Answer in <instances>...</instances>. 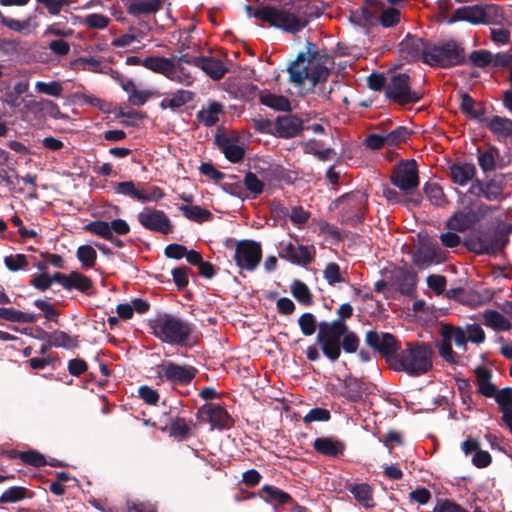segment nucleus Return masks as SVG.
Listing matches in <instances>:
<instances>
[{
	"instance_id": "473e14b6",
	"label": "nucleus",
	"mask_w": 512,
	"mask_h": 512,
	"mask_svg": "<svg viewBox=\"0 0 512 512\" xmlns=\"http://www.w3.org/2000/svg\"><path fill=\"white\" fill-rule=\"evenodd\" d=\"M218 143L220 150L230 162L238 163L243 159L245 150L236 139L224 137L219 139Z\"/></svg>"
},
{
	"instance_id": "3c124183",
	"label": "nucleus",
	"mask_w": 512,
	"mask_h": 512,
	"mask_svg": "<svg viewBox=\"0 0 512 512\" xmlns=\"http://www.w3.org/2000/svg\"><path fill=\"white\" fill-rule=\"evenodd\" d=\"M3 25L15 32L22 34H30L36 27L35 22L31 17L23 21L13 18L3 19Z\"/></svg>"
},
{
	"instance_id": "7ed1b4c3",
	"label": "nucleus",
	"mask_w": 512,
	"mask_h": 512,
	"mask_svg": "<svg viewBox=\"0 0 512 512\" xmlns=\"http://www.w3.org/2000/svg\"><path fill=\"white\" fill-rule=\"evenodd\" d=\"M151 334L161 342L179 347H192L196 340L193 339V326L169 313H161L148 322Z\"/></svg>"
},
{
	"instance_id": "864d4df0",
	"label": "nucleus",
	"mask_w": 512,
	"mask_h": 512,
	"mask_svg": "<svg viewBox=\"0 0 512 512\" xmlns=\"http://www.w3.org/2000/svg\"><path fill=\"white\" fill-rule=\"evenodd\" d=\"M25 108L32 111H46L53 117H56V113H59L57 104L48 99H42L40 101L30 100L25 103Z\"/></svg>"
},
{
	"instance_id": "cd10ccee",
	"label": "nucleus",
	"mask_w": 512,
	"mask_h": 512,
	"mask_svg": "<svg viewBox=\"0 0 512 512\" xmlns=\"http://www.w3.org/2000/svg\"><path fill=\"white\" fill-rule=\"evenodd\" d=\"M412 261L419 269H425L439 262V251L435 246L422 245L412 256Z\"/></svg>"
},
{
	"instance_id": "13d9d810",
	"label": "nucleus",
	"mask_w": 512,
	"mask_h": 512,
	"mask_svg": "<svg viewBox=\"0 0 512 512\" xmlns=\"http://www.w3.org/2000/svg\"><path fill=\"white\" fill-rule=\"evenodd\" d=\"M4 264L9 271L17 272L25 270L28 265L27 256L24 254L8 255L4 258Z\"/></svg>"
},
{
	"instance_id": "bb28decb",
	"label": "nucleus",
	"mask_w": 512,
	"mask_h": 512,
	"mask_svg": "<svg viewBox=\"0 0 512 512\" xmlns=\"http://www.w3.org/2000/svg\"><path fill=\"white\" fill-rule=\"evenodd\" d=\"M313 448L316 452L329 456L338 457L343 455L345 445L342 441L330 438V437H319L315 439Z\"/></svg>"
},
{
	"instance_id": "72a5a7b5",
	"label": "nucleus",
	"mask_w": 512,
	"mask_h": 512,
	"mask_svg": "<svg viewBox=\"0 0 512 512\" xmlns=\"http://www.w3.org/2000/svg\"><path fill=\"white\" fill-rule=\"evenodd\" d=\"M144 67L154 73L161 74L170 79L171 70L173 68V57L149 56L144 58Z\"/></svg>"
},
{
	"instance_id": "9d476101",
	"label": "nucleus",
	"mask_w": 512,
	"mask_h": 512,
	"mask_svg": "<svg viewBox=\"0 0 512 512\" xmlns=\"http://www.w3.org/2000/svg\"><path fill=\"white\" fill-rule=\"evenodd\" d=\"M367 202L368 195L365 192L353 191L339 197L335 201V205L341 209L342 222L356 225L364 218Z\"/></svg>"
},
{
	"instance_id": "c85d7f7f",
	"label": "nucleus",
	"mask_w": 512,
	"mask_h": 512,
	"mask_svg": "<svg viewBox=\"0 0 512 512\" xmlns=\"http://www.w3.org/2000/svg\"><path fill=\"white\" fill-rule=\"evenodd\" d=\"M195 97V93L190 90L178 89L172 93L169 97H165L159 103V107L162 110L170 109L171 111H177L184 105L191 102Z\"/></svg>"
},
{
	"instance_id": "09e8293b",
	"label": "nucleus",
	"mask_w": 512,
	"mask_h": 512,
	"mask_svg": "<svg viewBox=\"0 0 512 512\" xmlns=\"http://www.w3.org/2000/svg\"><path fill=\"white\" fill-rule=\"evenodd\" d=\"M261 103L278 111H289L291 109L289 100L284 96L271 93L261 94Z\"/></svg>"
},
{
	"instance_id": "a18cd8bd",
	"label": "nucleus",
	"mask_w": 512,
	"mask_h": 512,
	"mask_svg": "<svg viewBox=\"0 0 512 512\" xmlns=\"http://www.w3.org/2000/svg\"><path fill=\"white\" fill-rule=\"evenodd\" d=\"M291 293L293 297L304 306L313 304V295L309 287L300 280H295L291 284Z\"/></svg>"
},
{
	"instance_id": "69168bd1",
	"label": "nucleus",
	"mask_w": 512,
	"mask_h": 512,
	"mask_svg": "<svg viewBox=\"0 0 512 512\" xmlns=\"http://www.w3.org/2000/svg\"><path fill=\"white\" fill-rule=\"evenodd\" d=\"M360 345V339L357 334L349 330L347 326V332L343 335L341 341V347L346 353H355Z\"/></svg>"
},
{
	"instance_id": "6e6552de",
	"label": "nucleus",
	"mask_w": 512,
	"mask_h": 512,
	"mask_svg": "<svg viewBox=\"0 0 512 512\" xmlns=\"http://www.w3.org/2000/svg\"><path fill=\"white\" fill-rule=\"evenodd\" d=\"M502 19V10L495 4L472 5L456 9L448 23L467 21L472 24H498Z\"/></svg>"
},
{
	"instance_id": "49530a36",
	"label": "nucleus",
	"mask_w": 512,
	"mask_h": 512,
	"mask_svg": "<svg viewBox=\"0 0 512 512\" xmlns=\"http://www.w3.org/2000/svg\"><path fill=\"white\" fill-rule=\"evenodd\" d=\"M76 257L83 269H90L96 264L97 252L91 245H81L77 248Z\"/></svg>"
},
{
	"instance_id": "4d7b16f0",
	"label": "nucleus",
	"mask_w": 512,
	"mask_h": 512,
	"mask_svg": "<svg viewBox=\"0 0 512 512\" xmlns=\"http://www.w3.org/2000/svg\"><path fill=\"white\" fill-rule=\"evenodd\" d=\"M35 90L38 93L53 97H60L63 91L62 84L59 81L43 82L38 81L35 84Z\"/></svg>"
},
{
	"instance_id": "774afa93",
	"label": "nucleus",
	"mask_w": 512,
	"mask_h": 512,
	"mask_svg": "<svg viewBox=\"0 0 512 512\" xmlns=\"http://www.w3.org/2000/svg\"><path fill=\"white\" fill-rule=\"evenodd\" d=\"M400 12L395 8H387L383 10L380 16V23L385 28H390L400 22Z\"/></svg>"
},
{
	"instance_id": "8fccbe9b",
	"label": "nucleus",
	"mask_w": 512,
	"mask_h": 512,
	"mask_svg": "<svg viewBox=\"0 0 512 512\" xmlns=\"http://www.w3.org/2000/svg\"><path fill=\"white\" fill-rule=\"evenodd\" d=\"M114 192L118 195L128 196L134 200L141 202L143 199V191L139 190L133 181H123L114 184Z\"/></svg>"
},
{
	"instance_id": "680f3d73",
	"label": "nucleus",
	"mask_w": 512,
	"mask_h": 512,
	"mask_svg": "<svg viewBox=\"0 0 512 512\" xmlns=\"http://www.w3.org/2000/svg\"><path fill=\"white\" fill-rule=\"evenodd\" d=\"M298 324L301 332L305 336H311L315 333L317 328L316 318L312 313H304L298 319Z\"/></svg>"
},
{
	"instance_id": "0eeeda50",
	"label": "nucleus",
	"mask_w": 512,
	"mask_h": 512,
	"mask_svg": "<svg viewBox=\"0 0 512 512\" xmlns=\"http://www.w3.org/2000/svg\"><path fill=\"white\" fill-rule=\"evenodd\" d=\"M440 336L441 339L436 343L440 357L450 364L459 363L460 356L453 351L452 342H454L459 349H462L463 352H466L468 342L466 330L459 326L442 324Z\"/></svg>"
},
{
	"instance_id": "c03bdc74",
	"label": "nucleus",
	"mask_w": 512,
	"mask_h": 512,
	"mask_svg": "<svg viewBox=\"0 0 512 512\" xmlns=\"http://www.w3.org/2000/svg\"><path fill=\"white\" fill-rule=\"evenodd\" d=\"M179 210L187 219L197 223L208 221L212 217V213L209 210L198 205H182L179 207Z\"/></svg>"
},
{
	"instance_id": "5701e85b",
	"label": "nucleus",
	"mask_w": 512,
	"mask_h": 512,
	"mask_svg": "<svg viewBox=\"0 0 512 512\" xmlns=\"http://www.w3.org/2000/svg\"><path fill=\"white\" fill-rule=\"evenodd\" d=\"M491 398L498 404L502 413V422L512 434V415L510 414L512 409V387H505L500 390L497 388Z\"/></svg>"
},
{
	"instance_id": "f704fd0d",
	"label": "nucleus",
	"mask_w": 512,
	"mask_h": 512,
	"mask_svg": "<svg viewBox=\"0 0 512 512\" xmlns=\"http://www.w3.org/2000/svg\"><path fill=\"white\" fill-rule=\"evenodd\" d=\"M122 89L128 94V101L134 106L144 105L155 92L152 90H139L133 80L125 81Z\"/></svg>"
},
{
	"instance_id": "7c9ffc66",
	"label": "nucleus",
	"mask_w": 512,
	"mask_h": 512,
	"mask_svg": "<svg viewBox=\"0 0 512 512\" xmlns=\"http://www.w3.org/2000/svg\"><path fill=\"white\" fill-rule=\"evenodd\" d=\"M477 381V392L486 397L490 398L494 395L497 387L492 383V372L482 366H479L474 371Z\"/></svg>"
},
{
	"instance_id": "412c9836",
	"label": "nucleus",
	"mask_w": 512,
	"mask_h": 512,
	"mask_svg": "<svg viewBox=\"0 0 512 512\" xmlns=\"http://www.w3.org/2000/svg\"><path fill=\"white\" fill-rule=\"evenodd\" d=\"M128 14L134 17L147 16L157 13L161 8L162 0H121Z\"/></svg>"
},
{
	"instance_id": "a211bd4d",
	"label": "nucleus",
	"mask_w": 512,
	"mask_h": 512,
	"mask_svg": "<svg viewBox=\"0 0 512 512\" xmlns=\"http://www.w3.org/2000/svg\"><path fill=\"white\" fill-rule=\"evenodd\" d=\"M84 229L108 241H114V233L126 235L130 232V226L123 219H114L111 222L91 221L85 225Z\"/></svg>"
},
{
	"instance_id": "338daca9",
	"label": "nucleus",
	"mask_w": 512,
	"mask_h": 512,
	"mask_svg": "<svg viewBox=\"0 0 512 512\" xmlns=\"http://www.w3.org/2000/svg\"><path fill=\"white\" fill-rule=\"evenodd\" d=\"M243 183L247 190H249L254 197L258 196L262 193L264 184L261 180L258 179L256 174L252 172H248L243 179Z\"/></svg>"
},
{
	"instance_id": "bf43d9fd",
	"label": "nucleus",
	"mask_w": 512,
	"mask_h": 512,
	"mask_svg": "<svg viewBox=\"0 0 512 512\" xmlns=\"http://www.w3.org/2000/svg\"><path fill=\"white\" fill-rule=\"evenodd\" d=\"M410 135V132L406 127H397L391 132L384 134L385 142L387 147L397 146L400 143L406 141Z\"/></svg>"
},
{
	"instance_id": "4be33fe9",
	"label": "nucleus",
	"mask_w": 512,
	"mask_h": 512,
	"mask_svg": "<svg viewBox=\"0 0 512 512\" xmlns=\"http://www.w3.org/2000/svg\"><path fill=\"white\" fill-rule=\"evenodd\" d=\"M192 62L194 67L203 70L213 80L222 79L228 71L223 61L213 57L195 56Z\"/></svg>"
},
{
	"instance_id": "c9c22d12",
	"label": "nucleus",
	"mask_w": 512,
	"mask_h": 512,
	"mask_svg": "<svg viewBox=\"0 0 512 512\" xmlns=\"http://www.w3.org/2000/svg\"><path fill=\"white\" fill-rule=\"evenodd\" d=\"M348 490L354 498L365 508H373L375 506L373 500V489L367 483L350 485Z\"/></svg>"
},
{
	"instance_id": "ea45409f",
	"label": "nucleus",
	"mask_w": 512,
	"mask_h": 512,
	"mask_svg": "<svg viewBox=\"0 0 512 512\" xmlns=\"http://www.w3.org/2000/svg\"><path fill=\"white\" fill-rule=\"evenodd\" d=\"M475 172V166L469 163L453 164L450 167L453 182L460 186L466 185L474 177Z\"/></svg>"
},
{
	"instance_id": "e433bc0d",
	"label": "nucleus",
	"mask_w": 512,
	"mask_h": 512,
	"mask_svg": "<svg viewBox=\"0 0 512 512\" xmlns=\"http://www.w3.org/2000/svg\"><path fill=\"white\" fill-rule=\"evenodd\" d=\"M94 288V283L88 276L78 272L72 271L69 273L68 282L65 290H78L81 293L89 295Z\"/></svg>"
},
{
	"instance_id": "2f4dec72",
	"label": "nucleus",
	"mask_w": 512,
	"mask_h": 512,
	"mask_svg": "<svg viewBox=\"0 0 512 512\" xmlns=\"http://www.w3.org/2000/svg\"><path fill=\"white\" fill-rule=\"evenodd\" d=\"M224 106L217 101H211L207 107H203L196 114L197 120L206 127L214 126L219 121V116L223 113Z\"/></svg>"
},
{
	"instance_id": "58836bf2",
	"label": "nucleus",
	"mask_w": 512,
	"mask_h": 512,
	"mask_svg": "<svg viewBox=\"0 0 512 512\" xmlns=\"http://www.w3.org/2000/svg\"><path fill=\"white\" fill-rule=\"evenodd\" d=\"M485 326L497 331H509L512 324L509 319L496 310H486L483 313Z\"/></svg>"
},
{
	"instance_id": "6ab92c4d",
	"label": "nucleus",
	"mask_w": 512,
	"mask_h": 512,
	"mask_svg": "<svg viewBox=\"0 0 512 512\" xmlns=\"http://www.w3.org/2000/svg\"><path fill=\"white\" fill-rule=\"evenodd\" d=\"M197 419L207 422L212 429H225L231 425V417L228 412L218 404H205L197 411Z\"/></svg>"
},
{
	"instance_id": "ddd939ff",
	"label": "nucleus",
	"mask_w": 512,
	"mask_h": 512,
	"mask_svg": "<svg viewBox=\"0 0 512 512\" xmlns=\"http://www.w3.org/2000/svg\"><path fill=\"white\" fill-rule=\"evenodd\" d=\"M365 343L393 366L400 350L399 342L394 335L370 330L366 333Z\"/></svg>"
},
{
	"instance_id": "39448f33",
	"label": "nucleus",
	"mask_w": 512,
	"mask_h": 512,
	"mask_svg": "<svg viewBox=\"0 0 512 512\" xmlns=\"http://www.w3.org/2000/svg\"><path fill=\"white\" fill-rule=\"evenodd\" d=\"M433 356L434 352L429 344L408 343L407 347L398 353L392 367L395 371H404L409 376H420L432 369Z\"/></svg>"
},
{
	"instance_id": "9b49d317",
	"label": "nucleus",
	"mask_w": 512,
	"mask_h": 512,
	"mask_svg": "<svg viewBox=\"0 0 512 512\" xmlns=\"http://www.w3.org/2000/svg\"><path fill=\"white\" fill-rule=\"evenodd\" d=\"M385 95L389 100L400 105L417 103L423 97L422 92L411 89L410 77L405 73H399L390 78Z\"/></svg>"
},
{
	"instance_id": "de8ad7c7",
	"label": "nucleus",
	"mask_w": 512,
	"mask_h": 512,
	"mask_svg": "<svg viewBox=\"0 0 512 512\" xmlns=\"http://www.w3.org/2000/svg\"><path fill=\"white\" fill-rule=\"evenodd\" d=\"M262 493L265 494V500L271 503L288 504L292 501L291 496L285 491L271 485L262 487Z\"/></svg>"
},
{
	"instance_id": "f257e3e1",
	"label": "nucleus",
	"mask_w": 512,
	"mask_h": 512,
	"mask_svg": "<svg viewBox=\"0 0 512 512\" xmlns=\"http://www.w3.org/2000/svg\"><path fill=\"white\" fill-rule=\"evenodd\" d=\"M249 16L269 23L270 26L292 34L298 33L309 23L312 7L301 0L293 1L290 7L266 5L254 10L247 6Z\"/></svg>"
},
{
	"instance_id": "2eb2a0df",
	"label": "nucleus",
	"mask_w": 512,
	"mask_h": 512,
	"mask_svg": "<svg viewBox=\"0 0 512 512\" xmlns=\"http://www.w3.org/2000/svg\"><path fill=\"white\" fill-rule=\"evenodd\" d=\"M262 258L261 245L252 240H241L235 247L234 261L243 270L254 271Z\"/></svg>"
},
{
	"instance_id": "0e129e2a",
	"label": "nucleus",
	"mask_w": 512,
	"mask_h": 512,
	"mask_svg": "<svg viewBox=\"0 0 512 512\" xmlns=\"http://www.w3.org/2000/svg\"><path fill=\"white\" fill-rule=\"evenodd\" d=\"M470 61L476 67L484 68L493 62V54L488 50H475L469 55Z\"/></svg>"
},
{
	"instance_id": "423d86ee",
	"label": "nucleus",
	"mask_w": 512,
	"mask_h": 512,
	"mask_svg": "<svg viewBox=\"0 0 512 512\" xmlns=\"http://www.w3.org/2000/svg\"><path fill=\"white\" fill-rule=\"evenodd\" d=\"M347 332V324L340 319L332 322H321L316 337L323 354L332 362L341 355V341Z\"/></svg>"
},
{
	"instance_id": "f03ea898",
	"label": "nucleus",
	"mask_w": 512,
	"mask_h": 512,
	"mask_svg": "<svg viewBox=\"0 0 512 512\" xmlns=\"http://www.w3.org/2000/svg\"><path fill=\"white\" fill-rule=\"evenodd\" d=\"M334 66L333 59L326 53L315 50V45L308 43L307 53H299L297 59L288 68L289 80L296 87H301L305 80L312 86L326 81Z\"/></svg>"
},
{
	"instance_id": "b1692460",
	"label": "nucleus",
	"mask_w": 512,
	"mask_h": 512,
	"mask_svg": "<svg viewBox=\"0 0 512 512\" xmlns=\"http://www.w3.org/2000/svg\"><path fill=\"white\" fill-rule=\"evenodd\" d=\"M479 221L478 215L472 210H459L446 222V226L453 231L465 232Z\"/></svg>"
},
{
	"instance_id": "20e7f679",
	"label": "nucleus",
	"mask_w": 512,
	"mask_h": 512,
	"mask_svg": "<svg viewBox=\"0 0 512 512\" xmlns=\"http://www.w3.org/2000/svg\"><path fill=\"white\" fill-rule=\"evenodd\" d=\"M416 49H421L423 61L431 66L449 68L465 62V51L455 41H441L435 44L423 43L417 39L413 41Z\"/></svg>"
},
{
	"instance_id": "c756f323",
	"label": "nucleus",
	"mask_w": 512,
	"mask_h": 512,
	"mask_svg": "<svg viewBox=\"0 0 512 512\" xmlns=\"http://www.w3.org/2000/svg\"><path fill=\"white\" fill-rule=\"evenodd\" d=\"M485 126L494 134L498 139H507L512 137V119L493 116L484 120Z\"/></svg>"
},
{
	"instance_id": "dca6fc26",
	"label": "nucleus",
	"mask_w": 512,
	"mask_h": 512,
	"mask_svg": "<svg viewBox=\"0 0 512 512\" xmlns=\"http://www.w3.org/2000/svg\"><path fill=\"white\" fill-rule=\"evenodd\" d=\"M137 220L147 230L161 234H169L172 231V224L169 217L162 210L145 207L137 215Z\"/></svg>"
},
{
	"instance_id": "393cba45",
	"label": "nucleus",
	"mask_w": 512,
	"mask_h": 512,
	"mask_svg": "<svg viewBox=\"0 0 512 512\" xmlns=\"http://www.w3.org/2000/svg\"><path fill=\"white\" fill-rule=\"evenodd\" d=\"M392 279L403 295L411 296L414 294L417 283V274L414 271L399 268L394 271Z\"/></svg>"
},
{
	"instance_id": "a19ab883",
	"label": "nucleus",
	"mask_w": 512,
	"mask_h": 512,
	"mask_svg": "<svg viewBox=\"0 0 512 512\" xmlns=\"http://www.w3.org/2000/svg\"><path fill=\"white\" fill-rule=\"evenodd\" d=\"M460 110L462 113L481 122H484L486 119L483 118L485 114V108L481 105H477L474 99L467 93H463L461 95Z\"/></svg>"
},
{
	"instance_id": "6e6d98bb",
	"label": "nucleus",
	"mask_w": 512,
	"mask_h": 512,
	"mask_svg": "<svg viewBox=\"0 0 512 512\" xmlns=\"http://www.w3.org/2000/svg\"><path fill=\"white\" fill-rule=\"evenodd\" d=\"M82 24L90 29L103 30L110 24V18L103 14L91 13L83 18Z\"/></svg>"
},
{
	"instance_id": "f3484780",
	"label": "nucleus",
	"mask_w": 512,
	"mask_h": 512,
	"mask_svg": "<svg viewBox=\"0 0 512 512\" xmlns=\"http://www.w3.org/2000/svg\"><path fill=\"white\" fill-rule=\"evenodd\" d=\"M279 256L293 264L306 266L310 264L315 257L314 246H304L297 241L282 242Z\"/></svg>"
},
{
	"instance_id": "052dcab7",
	"label": "nucleus",
	"mask_w": 512,
	"mask_h": 512,
	"mask_svg": "<svg viewBox=\"0 0 512 512\" xmlns=\"http://www.w3.org/2000/svg\"><path fill=\"white\" fill-rule=\"evenodd\" d=\"M323 277L331 286H334L337 283L345 281L344 277L342 276L339 265L334 262H330L326 265L323 271Z\"/></svg>"
},
{
	"instance_id": "e2e57ef3",
	"label": "nucleus",
	"mask_w": 512,
	"mask_h": 512,
	"mask_svg": "<svg viewBox=\"0 0 512 512\" xmlns=\"http://www.w3.org/2000/svg\"><path fill=\"white\" fill-rule=\"evenodd\" d=\"M25 498V489L19 486H13L6 489L0 496V503H16Z\"/></svg>"
},
{
	"instance_id": "603ef678",
	"label": "nucleus",
	"mask_w": 512,
	"mask_h": 512,
	"mask_svg": "<svg viewBox=\"0 0 512 512\" xmlns=\"http://www.w3.org/2000/svg\"><path fill=\"white\" fill-rule=\"evenodd\" d=\"M424 192L430 203L434 206H444L447 203L442 188L436 183H428L424 187Z\"/></svg>"
},
{
	"instance_id": "79ce46f5",
	"label": "nucleus",
	"mask_w": 512,
	"mask_h": 512,
	"mask_svg": "<svg viewBox=\"0 0 512 512\" xmlns=\"http://www.w3.org/2000/svg\"><path fill=\"white\" fill-rule=\"evenodd\" d=\"M46 339L48 346L52 347H61V348H71L75 346V340L66 332L56 330L53 332H45L41 330Z\"/></svg>"
},
{
	"instance_id": "37998d69",
	"label": "nucleus",
	"mask_w": 512,
	"mask_h": 512,
	"mask_svg": "<svg viewBox=\"0 0 512 512\" xmlns=\"http://www.w3.org/2000/svg\"><path fill=\"white\" fill-rule=\"evenodd\" d=\"M0 318L16 323H34L36 321V315L32 313L4 307H0Z\"/></svg>"
},
{
	"instance_id": "4c0bfd02",
	"label": "nucleus",
	"mask_w": 512,
	"mask_h": 512,
	"mask_svg": "<svg viewBox=\"0 0 512 512\" xmlns=\"http://www.w3.org/2000/svg\"><path fill=\"white\" fill-rule=\"evenodd\" d=\"M192 426V421H187L185 418H173L171 419L168 428L169 436L175 438L178 441H183L191 435Z\"/></svg>"
},
{
	"instance_id": "a878e982",
	"label": "nucleus",
	"mask_w": 512,
	"mask_h": 512,
	"mask_svg": "<svg viewBox=\"0 0 512 512\" xmlns=\"http://www.w3.org/2000/svg\"><path fill=\"white\" fill-rule=\"evenodd\" d=\"M303 130V122L296 116L284 115L276 120V132L279 137L292 138Z\"/></svg>"
},
{
	"instance_id": "aec40b11",
	"label": "nucleus",
	"mask_w": 512,
	"mask_h": 512,
	"mask_svg": "<svg viewBox=\"0 0 512 512\" xmlns=\"http://www.w3.org/2000/svg\"><path fill=\"white\" fill-rule=\"evenodd\" d=\"M192 60H195V57H190L188 54L173 57V68L171 70L169 80L183 86H192L195 78L192 75V72L185 67V64L193 66Z\"/></svg>"
},
{
	"instance_id": "5fc2aeb1",
	"label": "nucleus",
	"mask_w": 512,
	"mask_h": 512,
	"mask_svg": "<svg viewBox=\"0 0 512 512\" xmlns=\"http://www.w3.org/2000/svg\"><path fill=\"white\" fill-rule=\"evenodd\" d=\"M74 64L84 71H90L94 73H105L101 60L92 56L79 57L75 60Z\"/></svg>"
},
{
	"instance_id": "f8f14e48",
	"label": "nucleus",
	"mask_w": 512,
	"mask_h": 512,
	"mask_svg": "<svg viewBox=\"0 0 512 512\" xmlns=\"http://www.w3.org/2000/svg\"><path fill=\"white\" fill-rule=\"evenodd\" d=\"M157 375L162 381L172 385H189L197 374V369L190 365H180L164 361L156 367Z\"/></svg>"
},
{
	"instance_id": "4468645a",
	"label": "nucleus",
	"mask_w": 512,
	"mask_h": 512,
	"mask_svg": "<svg viewBox=\"0 0 512 512\" xmlns=\"http://www.w3.org/2000/svg\"><path fill=\"white\" fill-rule=\"evenodd\" d=\"M391 182L405 192L416 189L419 185L417 162L414 159L401 160L393 170Z\"/></svg>"
},
{
	"instance_id": "1a4fd4ad",
	"label": "nucleus",
	"mask_w": 512,
	"mask_h": 512,
	"mask_svg": "<svg viewBox=\"0 0 512 512\" xmlns=\"http://www.w3.org/2000/svg\"><path fill=\"white\" fill-rule=\"evenodd\" d=\"M512 232L511 224H503L492 233H483L467 240V248L478 255H494L501 251L508 243V236Z\"/></svg>"
}]
</instances>
